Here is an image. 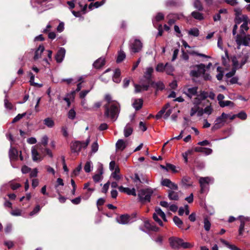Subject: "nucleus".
<instances>
[{"instance_id":"1","label":"nucleus","mask_w":250,"mask_h":250,"mask_svg":"<svg viewBox=\"0 0 250 250\" xmlns=\"http://www.w3.org/2000/svg\"><path fill=\"white\" fill-rule=\"evenodd\" d=\"M104 116L106 118L110 119L115 121L117 120L120 111V105L117 102L111 104H105L104 105Z\"/></svg>"},{"instance_id":"2","label":"nucleus","mask_w":250,"mask_h":250,"mask_svg":"<svg viewBox=\"0 0 250 250\" xmlns=\"http://www.w3.org/2000/svg\"><path fill=\"white\" fill-rule=\"evenodd\" d=\"M194 69L190 71L189 75L191 77L199 78L201 75L205 81H210L211 77L209 73H206V65L203 63L195 64L190 66Z\"/></svg>"},{"instance_id":"3","label":"nucleus","mask_w":250,"mask_h":250,"mask_svg":"<svg viewBox=\"0 0 250 250\" xmlns=\"http://www.w3.org/2000/svg\"><path fill=\"white\" fill-rule=\"evenodd\" d=\"M153 193V190L151 188L141 189L138 191V196L139 201L145 204L146 202H150L151 197Z\"/></svg>"},{"instance_id":"4","label":"nucleus","mask_w":250,"mask_h":250,"mask_svg":"<svg viewBox=\"0 0 250 250\" xmlns=\"http://www.w3.org/2000/svg\"><path fill=\"white\" fill-rule=\"evenodd\" d=\"M90 143V137H88L86 141L81 142L80 141H76L72 143L70 146L71 150L73 153L79 152L82 148H85Z\"/></svg>"},{"instance_id":"5","label":"nucleus","mask_w":250,"mask_h":250,"mask_svg":"<svg viewBox=\"0 0 250 250\" xmlns=\"http://www.w3.org/2000/svg\"><path fill=\"white\" fill-rule=\"evenodd\" d=\"M244 36H242L239 34H238L236 36V42L237 45L244 46H249V42H250V35H244Z\"/></svg>"},{"instance_id":"6","label":"nucleus","mask_w":250,"mask_h":250,"mask_svg":"<svg viewBox=\"0 0 250 250\" xmlns=\"http://www.w3.org/2000/svg\"><path fill=\"white\" fill-rule=\"evenodd\" d=\"M161 185L163 186H165L168 188L170 190H178V185L173 182H172L169 179H164L161 181Z\"/></svg>"},{"instance_id":"7","label":"nucleus","mask_w":250,"mask_h":250,"mask_svg":"<svg viewBox=\"0 0 250 250\" xmlns=\"http://www.w3.org/2000/svg\"><path fill=\"white\" fill-rule=\"evenodd\" d=\"M143 47V44L138 39H135L131 45V49L133 53L140 52Z\"/></svg>"},{"instance_id":"8","label":"nucleus","mask_w":250,"mask_h":250,"mask_svg":"<svg viewBox=\"0 0 250 250\" xmlns=\"http://www.w3.org/2000/svg\"><path fill=\"white\" fill-rule=\"evenodd\" d=\"M182 239L179 238L170 237L169 238L170 246L172 249H179L180 247H181Z\"/></svg>"},{"instance_id":"9","label":"nucleus","mask_w":250,"mask_h":250,"mask_svg":"<svg viewBox=\"0 0 250 250\" xmlns=\"http://www.w3.org/2000/svg\"><path fill=\"white\" fill-rule=\"evenodd\" d=\"M225 123L226 122L221 116L217 117L215 121L214 125L211 128V130L215 131L221 128L224 125Z\"/></svg>"},{"instance_id":"10","label":"nucleus","mask_w":250,"mask_h":250,"mask_svg":"<svg viewBox=\"0 0 250 250\" xmlns=\"http://www.w3.org/2000/svg\"><path fill=\"white\" fill-rule=\"evenodd\" d=\"M65 55V50L63 47H61L58 50L56 55L55 60L58 63L62 62Z\"/></svg>"},{"instance_id":"11","label":"nucleus","mask_w":250,"mask_h":250,"mask_svg":"<svg viewBox=\"0 0 250 250\" xmlns=\"http://www.w3.org/2000/svg\"><path fill=\"white\" fill-rule=\"evenodd\" d=\"M144 226L146 229L150 231L157 232L159 230V228L156 227L154 223L150 222L149 220L144 222Z\"/></svg>"},{"instance_id":"12","label":"nucleus","mask_w":250,"mask_h":250,"mask_svg":"<svg viewBox=\"0 0 250 250\" xmlns=\"http://www.w3.org/2000/svg\"><path fill=\"white\" fill-rule=\"evenodd\" d=\"M9 156L11 160L16 161L18 159V151L14 147H11L9 151Z\"/></svg>"},{"instance_id":"13","label":"nucleus","mask_w":250,"mask_h":250,"mask_svg":"<svg viewBox=\"0 0 250 250\" xmlns=\"http://www.w3.org/2000/svg\"><path fill=\"white\" fill-rule=\"evenodd\" d=\"M118 189L120 192L126 193L128 195H136V191L134 188L130 189L129 188H124L123 186H120L118 187Z\"/></svg>"},{"instance_id":"14","label":"nucleus","mask_w":250,"mask_h":250,"mask_svg":"<svg viewBox=\"0 0 250 250\" xmlns=\"http://www.w3.org/2000/svg\"><path fill=\"white\" fill-rule=\"evenodd\" d=\"M239 219L240 220V225L239 229V235H242L244 230L245 222L249 221V218L244 217L241 216H239Z\"/></svg>"},{"instance_id":"15","label":"nucleus","mask_w":250,"mask_h":250,"mask_svg":"<svg viewBox=\"0 0 250 250\" xmlns=\"http://www.w3.org/2000/svg\"><path fill=\"white\" fill-rule=\"evenodd\" d=\"M168 197L170 200L178 201L179 199V194L175 190L168 189L167 190Z\"/></svg>"},{"instance_id":"16","label":"nucleus","mask_w":250,"mask_h":250,"mask_svg":"<svg viewBox=\"0 0 250 250\" xmlns=\"http://www.w3.org/2000/svg\"><path fill=\"white\" fill-rule=\"evenodd\" d=\"M143 100L142 98L136 99L132 104L133 107L136 111L140 110L143 105Z\"/></svg>"},{"instance_id":"17","label":"nucleus","mask_w":250,"mask_h":250,"mask_svg":"<svg viewBox=\"0 0 250 250\" xmlns=\"http://www.w3.org/2000/svg\"><path fill=\"white\" fill-rule=\"evenodd\" d=\"M130 219V216L125 214H122L120 216L119 219H117V222L120 224H127Z\"/></svg>"},{"instance_id":"18","label":"nucleus","mask_w":250,"mask_h":250,"mask_svg":"<svg viewBox=\"0 0 250 250\" xmlns=\"http://www.w3.org/2000/svg\"><path fill=\"white\" fill-rule=\"evenodd\" d=\"M198 87L195 86L192 88H188L186 91L184 93L190 98H192V96L196 95L197 94Z\"/></svg>"},{"instance_id":"19","label":"nucleus","mask_w":250,"mask_h":250,"mask_svg":"<svg viewBox=\"0 0 250 250\" xmlns=\"http://www.w3.org/2000/svg\"><path fill=\"white\" fill-rule=\"evenodd\" d=\"M32 159L34 161H41L42 158L41 157L40 153L35 148H33L31 150Z\"/></svg>"},{"instance_id":"20","label":"nucleus","mask_w":250,"mask_h":250,"mask_svg":"<svg viewBox=\"0 0 250 250\" xmlns=\"http://www.w3.org/2000/svg\"><path fill=\"white\" fill-rule=\"evenodd\" d=\"M105 64V60L104 58H100L97 59L93 63L94 67L99 69Z\"/></svg>"},{"instance_id":"21","label":"nucleus","mask_w":250,"mask_h":250,"mask_svg":"<svg viewBox=\"0 0 250 250\" xmlns=\"http://www.w3.org/2000/svg\"><path fill=\"white\" fill-rule=\"evenodd\" d=\"M98 173L96 174L93 176V179L95 183H98L102 180L103 178L102 174L103 173V168L98 169Z\"/></svg>"},{"instance_id":"22","label":"nucleus","mask_w":250,"mask_h":250,"mask_svg":"<svg viewBox=\"0 0 250 250\" xmlns=\"http://www.w3.org/2000/svg\"><path fill=\"white\" fill-rule=\"evenodd\" d=\"M120 76V69L119 68H116L115 70L114 74L113 76V81L116 83H119L121 82Z\"/></svg>"},{"instance_id":"23","label":"nucleus","mask_w":250,"mask_h":250,"mask_svg":"<svg viewBox=\"0 0 250 250\" xmlns=\"http://www.w3.org/2000/svg\"><path fill=\"white\" fill-rule=\"evenodd\" d=\"M194 151L196 152L205 153L208 155L210 154L212 151V149L210 148L202 147H195L194 148Z\"/></svg>"},{"instance_id":"24","label":"nucleus","mask_w":250,"mask_h":250,"mask_svg":"<svg viewBox=\"0 0 250 250\" xmlns=\"http://www.w3.org/2000/svg\"><path fill=\"white\" fill-rule=\"evenodd\" d=\"M153 71V68L152 67H148L146 69L144 75V77L146 80H150V79L152 78V74Z\"/></svg>"},{"instance_id":"25","label":"nucleus","mask_w":250,"mask_h":250,"mask_svg":"<svg viewBox=\"0 0 250 250\" xmlns=\"http://www.w3.org/2000/svg\"><path fill=\"white\" fill-rule=\"evenodd\" d=\"M116 148L121 150H123L126 146V145L122 139H119L118 140L116 144Z\"/></svg>"},{"instance_id":"26","label":"nucleus","mask_w":250,"mask_h":250,"mask_svg":"<svg viewBox=\"0 0 250 250\" xmlns=\"http://www.w3.org/2000/svg\"><path fill=\"white\" fill-rule=\"evenodd\" d=\"M174 70V67L172 64L167 62L165 64V71L167 74L169 75H172V72Z\"/></svg>"},{"instance_id":"27","label":"nucleus","mask_w":250,"mask_h":250,"mask_svg":"<svg viewBox=\"0 0 250 250\" xmlns=\"http://www.w3.org/2000/svg\"><path fill=\"white\" fill-rule=\"evenodd\" d=\"M190 179L189 177H184L181 181L182 185L188 187L192 186V184L190 183Z\"/></svg>"},{"instance_id":"28","label":"nucleus","mask_w":250,"mask_h":250,"mask_svg":"<svg viewBox=\"0 0 250 250\" xmlns=\"http://www.w3.org/2000/svg\"><path fill=\"white\" fill-rule=\"evenodd\" d=\"M125 54L123 51L120 50V51H119L116 60L117 63H120L122 62H123L125 58Z\"/></svg>"},{"instance_id":"29","label":"nucleus","mask_w":250,"mask_h":250,"mask_svg":"<svg viewBox=\"0 0 250 250\" xmlns=\"http://www.w3.org/2000/svg\"><path fill=\"white\" fill-rule=\"evenodd\" d=\"M133 132V128L127 124L124 129V135L125 137H128L131 135Z\"/></svg>"},{"instance_id":"30","label":"nucleus","mask_w":250,"mask_h":250,"mask_svg":"<svg viewBox=\"0 0 250 250\" xmlns=\"http://www.w3.org/2000/svg\"><path fill=\"white\" fill-rule=\"evenodd\" d=\"M191 16L192 17H193L194 19L201 21L204 19V16L203 14L198 12V11H193L191 13Z\"/></svg>"},{"instance_id":"31","label":"nucleus","mask_w":250,"mask_h":250,"mask_svg":"<svg viewBox=\"0 0 250 250\" xmlns=\"http://www.w3.org/2000/svg\"><path fill=\"white\" fill-rule=\"evenodd\" d=\"M155 212L158 214V215L160 216L164 222L167 221L165 213L162 210V209L160 208H155Z\"/></svg>"},{"instance_id":"32","label":"nucleus","mask_w":250,"mask_h":250,"mask_svg":"<svg viewBox=\"0 0 250 250\" xmlns=\"http://www.w3.org/2000/svg\"><path fill=\"white\" fill-rule=\"evenodd\" d=\"M44 124L48 127H52L55 124L54 121L50 118H47L43 121Z\"/></svg>"},{"instance_id":"33","label":"nucleus","mask_w":250,"mask_h":250,"mask_svg":"<svg viewBox=\"0 0 250 250\" xmlns=\"http://www.w3.org/2000/svg\"><path fill=\"white\" fill-rule=\"evenodd\" d=\"M178 2L176 0H167L166 2V6L168 7H176Z\"/></svg>"},{"instance_id":"34","label":"nucleus","mask_w":250,"mask_h":250,"mask_svg":"<svg viewBox=\"0 0 250 250\" xmlns=\"http://www.w3.org/2000/svg\"><path fill=\"white\" fill-rule=\"evenodd\" d=\"M120 172V168L117 167L115 169V171L112 173V177L116 180L119 181L121 179V176L118 174Z\"/></svg>"},{"instance_id":"35","label":"nucleus","mask_w":250,"mask_h":250,"mask_svg":"<svg viewBox=\"0 0 250 250\" xmlns=\"http://www.w3.org/2000/svg\"><path fill=\"white\" fill-rule=\"evenodd\" d=\"M206 102L207 103L209 104V105H207V107L205 108V109H204V111L205 113H206L208 115H210L212 112L213 109L211 107V104L210 103L209 100H207Z\"/></svg>"},{"instance_id":"36","label":"nucleus","mask_w":250,"mask_h":250,"mask_svg":"<svg viewBox=\"0 0 250 250\" xmlns=\"http://www.w3.org/2000/svg\"><path fill=\"white\" fill-rule=\"evenodd\" d=\"M173 220L175 225L179 228H181V226L183 225V222L182 220L177 216H174L173 218Z\"/></svg>"},{"instance_id":"37","label":"nucleus","mask_w":250,"mask_h":250,"mask_svg":"<svg viewBox=\"0 0 250 250\" xmlns=\"http://www.w3.org/2000/svg\"><path fill=\"white\" fill-rule=\"evenodd\" d=\"M248 23L245 22L243 23L241 26H240V33L241 35H245L246 32L244 30L246 31H247L249 29V27L248 26Z\"/></svg>"},{"instance_id":"38","label":"nucleus","mask_w":250,"mask_h":250,"mask_svg":"<svg viewBox=\"0 0 250 250\" xmlns=\"http://www.w3.org/2000/svg\"><path fill=\"white\" fill-rule=\"evenodd\" d=\"M219 105L221 107H224L227 106H233L234 103L230 101H224L223 102H219Z\"/></svg>"},{"instance_id":"39","label":"nucleus","mask_w":250,"mask_h":250,"mask_svg":"<svg viewBox=\"0 0 250 250\" xmlns=\"http://www.w3.org/2000/svg\"><path fill=\"white\" fill-rule=\"evenodd\" d=\"M204 229L206 231H209L210 227H211V223L208 219L207 217H205L204 219Z\"/></svg>"},{"instance_id":"40","label":"nucleus","mask_w":250,"mask_h":250,"mask_svg":"<svg viewBox=\"0 0 250 250\" xmlns=\"http://www.w3.org/2000/svg\"><path fill=\"white\" fill-rule=\"evenodd\" d=\"M249 58V55L247 53L243 55L242 58V60L240 62L239 68H241L247 62L248 59Z\"/></svg>"},{"instance_id":"41","label":"nucleus","mask_w":250,"mask_h":250,"mask_svg":"<svg viewBox=\"0 0 250 250\" xmlns=\"http://www.w3.org/2000/svg\"><path fill=\"white\" fill-rule=\"evenodd\" d=\"M188 33L189 35L198 37L199 35V31L197 28H193L188 31Z\"/></svg>"},{"instance_id":"42","label":"nucleus","mask_w":250,"mask_h":250,"mask_svg":"<svg viewBox=\"0 0 250 250\" xmlns=\"http://www.w3.org/2000/svg\"><path fill=\"white\" fill-rule=\"evenodd\" d=\"M209 178L207 177H200L199 180L200 185H204L207 186L209 183Z\"/></svg>"},{"instance_id":"43","label":"nucleus","mask_w":250,"mask_h":250,"mask_svg":"<svg viewBox=\"0 0 250 250\" xmlns=\"http://www.w3.org/2000/svg\"><path fill=\"white\" fill-rule=\"evenodd\" d=\"M194 6L199 11H202L203 9V7L202 6V3L199 0H195L194 2Z\"/></svg>"},{"instance_id":"44","label":"nucleus","mask_w":250,"mask_h":250,"mask_svg":"<svg viewBox=\"0 0 250 250\" xmlns=\"http://www.w3.org/2000/svg\"><path fill=\"white\" fill-rule=\"evenodd\" d=\"M26 115V112H24L22 114H18L12 120V123H15L18 122L23 117H25Z\"/></svg>"},{"instance_id":"45","label":"nucleus","mask_w":250,"mask_h":250,"mask_svg":"<svg viewBox=\"0 0 250 250\" xmlns=\"http://www.w3.org/2000/svg\"><path fill=\"white\" fill-rule=\"evenodd\" d=\"M165 65L163 63H159L156 67V70L157 72H163L165 71Z\"/></svg>"},{"instance_id":"46","label":"nucleus","mask_w":250,"mask_h":250,"mask_svg":"<svg viewBox=\"0 0 250 250\" xmlns=\"http://www.w3.org/2000/svg\"><path fill=\"white\" fill-rule=\"evenodd\" d=\"M153 219L157 222L160 226H163V223L162 220L158 217L157 213H154L153 214Z\"/></svg>"},{"instance_id":"47","label":"nucleus","mask_w":250,"mask_h":250,"mask_svg":"<svg viewBox=\"0 0 250 250\" xmlns=\"http://www.w3.org/2000/svg\"><path fill=\"white\" fill-rule=\"evenodd\" d=\"M189 53L190 55H196V56H200V57H204V58H210L208 56H207V55H206L205 54H204L198 53V52H196L195 51H191L189 52Z\"/></svg>"},{"instance_id":"48","label":"nucleus","mask_w":250,"mask_h":250,"mask_svg":"<svg viewBox=\"0 0 250 250\" xmlns=\"http://www.w3.org/2000/svg\"><path fill=\"white\" fill-rule=\"evenodd\" d=\"M99 146L97 141L94 142L91 145V152L95 153L98 150Z\"/></svg>"},{"instance_id":"49","label":"nucleus","mask_w":250,"mask_h":250,"mask_svg":"<svg viewBox=\"0 0 250 250\" xmlns=\"http://www.w3.org/2000/svg\"><path fill=\"white\" fill-rule=\"evenodd\" d=\"M76 116V112L73 109H71L68 113V118L71 120H74Z\"/></svg>"},{"instance_id":"50","label":"nucleus","mask_w":250,"mask_h":250,"mask_svg":"<svg viewBox=\"0 0 250 250\" xmlns=\"http://www.w3.org/2000/svg\"><path fill=\"white\" fill-rule=\"evenodd\" d=\"M194 164L195 166L200 169L203 168L205 167L204 163L203 162L198 160H195Z\"/></svg>"},{"instance_id":"51","label":"nucleus","mask_w":250,"mask_h":250,"mask_svg":"<svg viewBox=\"0 0 250 250\" xmlns=\"http://www.w3.org/2000/svg\"><path fill=\"white\" fill-rule=\"evenodd\" d=\"M41 149V152L42 153H45L46 155H48L50 157H53V154H52L51 151L49 148H42Z\"/></svg>"},{"instance_id":"52","label":"nucleus","mask_w":250,"mask_h":250,"mask_svg":"<svg viewBox=\"0 0 250 250\" xmlns=\"http://www.w3.org/2000/svg\"><path fill=\"white\" fill-rule=\"evenodd\" d=\"M175 168L176 167L174 165L169 163L167 164V171L171 170L173 172H176L177 171L176 170Z\"/></svg>"},{"instance_id":"53","label":"nucleus","mask_w":250,"mask_h":250,"mask_svg":"<svg viewBox=\"0 0 250 250\" xmlns=\"http://www.w3.org/2000/svg\"><path fill=\"white\" fill-rule=\"evenodd\" d=\"M164 19V15L161 12H159L157 13L155 17L156 21L157 22H159Z\"/></svg>"},{"instance_id":"54","label":"nucleus","mask_w":250,"mask_h":250,"mask_svg":"<svg viewBox=\"0 0 250 250\" xmlns=\"http://www.w3.org/2000/svg\"><path fill=\"white\" fill-rule=\"evenodd\" d=\"M41 209V207L40 205H37L35 208L33 209V210L31 211L29 213L30 216H33L36 213H37Z\"/></svg>"},{"instance_id":"55","label":"nucleus","mask_w":250,"mask_h":250,"mask_svg":"<svg viewBox=\"0 0 250 250\" xmlns=\"http://www.w3.org/2000/svg\"><path fill=\"white\" fill-rule=\"evenodd\" d=\"M192 245L189 243H188V242H184L183 240L182 239V243H181V247H182L184 249H187V248H191L192 247Z\"/></svg>"},{"instance_id":"56","label":"nucleus","mask_w":250,"mask_h":250,"mask_svg":"<svg viewBox=\"0 0 250 250\" xmlns=\"http://www.w3.org/2000/svg\"><path fill=\"white\" fill-rule=\"evenodd\" d=\"M157 90H162L165 88V85L164 83L161 82H158L156 83V87Z\"/></svg>"},{"instance_id":"57","label":"nucleus","mask_w":250,"mask_h":250,"mask_svg":"<svg viewBox=\"0 0 250 250\" xmlns=\"http://www.w3.org/2000/svg\"><path fill=\"white\" fill-rule=\"evenodd\" d=\"M193 104L195 105V107H197V106H199V105L201 104L203 106L204 105V104H202L201 99L198 97L195 98L194 99Z\"/></svg>"},{"instance_id":"58","label":"nucleus","mask_w":250,"mask_h":250,"mask_svg":"<svg viewBox=\"0 0 250 250\" xmlns=\"http://www.w3.org/2000/svg\"><path fill=\"white\" fill-rule=\"evenodd\" d=\"M237 117L242 120H246L247 119V115L245 112L241 111L237 114Z\"/></svg>"},{"instance_id":"59","label":"nucleus","mask_w":250,"mask_h":250,"mask_svg":"<svg viewBox=\"0 0 250 250\" xmlns=\"http://www.w3.org/2000/svg\"><path fill=\"white\" fill-rule=\"evenodd\" d=\"M84 171L88 173L91 171V166H90V162H87L84 167Z\"/></svg>"},{"instance_id":"60","label":"nucleus","mask_w":250,"mask_h":250,"mask_svg":"<svg viewBox=\"0 0 250 250\" xmlns=\"http://www.w3.org/2000/svg\"><path fill=\"white\" fill-rule=\"evenodd\" d=\"M81 169H82V166H81V164H80L79 166H78L77 167H76L74 169V170L73 171V174L74 176L78 175Z\"/></svg>"},{"instance_id":"61","label":"nucleus","mask_w":250,"mask_h":250,"mask_svg":"<svg viewBox=\"0 0 250 250\" xmlns=\"http://www.w3.org/2000/svg\"><path fill=\"white\" fill-rule=\"evenodd\" d=\"M110 185V182L108 181L106 183H105L102 188V192L104 193H106L108 189L109 186Z\"/></svg>"},{"instance_id":"62","label":"nucleus","mask_w":250,"mask_h":250,"mask_svg":"<svg viewBox=\"0 0 250 250\" xmlns=\"http://www.w3.org/2000/svg\"><path fill=\"white\" fill-rule=\"evenodd\" d=\"M198 97L200 98L202 101L205 100L208 97V93L205 91H202L198 95Z\"/></svg>"},{"instance_id":"63","label":"nucleus","mask_w":250,"mask_h":250,"mask_svg":"<svg viewBox=\"0 0 250 250\" xmlns=\"http://www.w3.org/2000/svg\"><path fill=\"white\" fill-rule=\"evenodd\" d=\"M10 188H11V189H12L13 190H16V189H18L19 188L21 187V185L19 183H10Z\"/></svg>"},{"instance_id":"64","label":"nucleus","mask_w":250,"mask_h":250,"mask_svg":"<svg viewBox=\"0 0 250 250\" xmlns=\"http://www.w3.org/2000/svg\"><path fill=\"white\" fill-rule=\"evenodd\" d=\"M166 112L164 111V109H162L160 111H159L155 116V118L157 120H159L161 118L162 115Z\"/></svg>"}]
</instances>
